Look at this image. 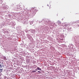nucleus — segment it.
I'll return each mask as SVG.
<instances>
[{
  "mask_svg": "<svg viewBox=\"0 0 79 79\" xmlns=\"http://www.w3.org/2000/svg\"><path fill=\"white\" fill-rule=\"evenodd\" d=\"M37 69H38V70H40V71L41 70V69L39 67H38Z\"/></svg>",
  "mask_w": 79,
  "mask_h": 79,
  "instance_id": "nucleus-2",
  "label": "nucleus"
},
{
  "mask_svg": "<svg viewBox=\"0 0 79 79\" xmlns=\"http://www.w3.org/2000/svg\"><path fill=\"white\" fill-rule=\"evenodd\" d=\"M61 24V22H59L58 23V24H59V25H60V24Z\"/></svg>",
  "mask_w": 79,
  "mask_h": 79,
  "instance_id": "nucleus-7",
  "label": "nucleus"
},
{
  "mask_svg": "<svg viewBox=\"0 0 79 79\" xmlns=\"http://www.w3.org/2000/svg\"><path fill=\"white\" fill-rule=\"evenodd\" d=\"M3 2V1L2 0H0V4H2Z\"/></svg>",
  "mask_w": 79,
  "mask_h": 79,
  "instance_id": "nucleus-3",
  "label": "nucleus"
},
{
  "mask_svg": "<svg viewBox=\"0 0 79 79\" xmlns=\"http://www.w3.org/2000/svg\"><path fill=\"white\" fill-rule=\"evenodd\" d=\"M3 70V69H0V72H2V70Z\"/></svg>",
  "mask_w": 79,
  "mask_h": 79,
  "instance_id": "nucleus-8",
  "label": "nucleus"
},
{
  "mask_svg": "<svg viewBox=\"0 0 79 79\" xmlns=\"http://www.w3.org/2000/svg\"><path fill=\"white\" fill-rule=\"evenodd\" d=\"M47 6H48V7H49V9H50L51 7L49 6H48V5H47Z\"/></svg>",
  "mask_w": 79,
  "mask_h": 79,
  "instance_id": "nucleus-6",
  "label": "nucleus"
},
{
  "mask_svg": "<svg viewBox=\"0 0 79 79\" xmlns=\"http://www.w3.org/2000/svg\"><path fill=\"white\" fill-rule=\"evenodd\" d=\"M38 73H40V72L39 71H38Z\"/></svg>",
  "mask_w": 79,
  "mask_h": 79,
  "instance_id": "nucleus-11",
  "label": "nucleus"
},
{
  "mask_svg": "<svg viewBox=\"0 0 79 79\" xmlns=\"http://www.w3.org/2000/svg\"><path fill=\"white\" fill-rule=\"evenodd\" d=\"M35 71H37V69H35Z\"/></svg>",
  "mask_w": 79,
  "mask_h": 79,
  "instance_id": "nucleus-12",
  "label": "nucleus"
},
{
  "mask_svg": "<svg viewBox=\"0 0 79 79\" xmlns=\"http://www.w3.org/2000/svg\"><path fill=\"white\" fill-rule=\"evenodd\" d=\"M35 72H36V71H35V70H34L31 72V73H35Z\"/></svg>",
  "mask_w": 79,
  "mask_h": 79,
  "instance_id": "nucleus-5",
  "label": "nucleus"
},
{
  "mask_svg": "<svg viewBox=\"0 0 79 79\" xmlns=\"http://www.w3.org/2000/svg\"><path fill=\"white\" fill-rule=\"evenodd\" d=\"M31 10H33L32 12V15H35V13H36L37 11V10H36V9L33 8H32Z\"/></svg>",
  "mask_w": 79,
  "mask_h": 79,
  "instance_id": "nucleus-1",
  "label": "nucleus"
},
{
  "mask_svg": "<svg viewBox=\"0 0 79 79\" xmlns=\"http://www.w3.org/2000/svg\"><path fill=\"white\" fill-rule=\"evenodd\" d=\"M4 59L5 60H6V57H4Z\"/></svg>",
  "mask_w": 79,
  "mask_h": 79,
  "instance_id": "nucleus-10",
  "label": "nucleus"
},
{
  "mask_svg": "<svg viewBox=\"0 0 79 79\" xmlns=\"http://www.w3.org/2000/svg\"><path fill=\"white\" fill-rule=\"evenodd\" d=\"M3 8H4V9H6V7L4 6V7Z\"/></svg>",
  "mask_w": 79,
  "mask_h": 79,
  "instance_id": "nucleus-9",
  "label": "nucleus"
},
{
  "mask_svg": "<svg viewBox=\"0 0 79 79\" xmlns=\"http://www.w3.org/2000/svg\"><path fill=\"white\" fill-rule=\"evenodd\" d=\"M2 63H0V68H2Z\"/></svg>",
  "mask_w": 79,
  "mask_h": 79,
  "instance_id": "nucleus-4",
  "label": "nucleus"
}]
</instances>
